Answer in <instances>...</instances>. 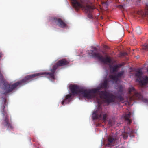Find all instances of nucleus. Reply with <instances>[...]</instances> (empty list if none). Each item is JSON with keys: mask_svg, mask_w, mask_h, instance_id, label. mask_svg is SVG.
Instances as JSON below:
<instances>
[{"mask_svg": "<svg viewBox=\"0 0 148 148\" xmlns=\"http://www.w3.org/2000/svg\"><path fill=\"white\" fill-rule=\"evenodd\" d=\"M69 62L65 59L59 60L50 69V72H40L26 76L24 79L11 84L8 83L3 84V90L5 91L3 94L6 95L14 90L17 87L21 85H24L35 79L37 77L43 75H47L48 77L52 81L55 79V73L56 70L59 67L64 66L68 64Z\"/></svg>", "mask_w": 148, "mask_h": 148, "instance_id": "obj_1", "label": "nucleus"}, {"mask_svg": "<svg viewBox=\"0 0 148 148\" xmlns=\"http://www.w3.org/2000/svg\"><path fill=\"white\" fill-rule=\"evenodd\" d=\"M71 93L66 96L65 100H68L69 101L71 100V97L72 95H75L79 94L83 96L84 97L88 99H91L95 97V94L98 92L100 89L99 88L92 89H84L80 88L77 85H72L69 87Z\"/></svg>", "mask_w": 148, "mask_h": 148, "instance_id": "obj_2", "label": "nucleus"}, {"mask_svg": "<svg viewBox=\"0 0 148 148\" xmlns=\"http://www.w3.org/2000/svg\"><path fill=\"white\" fill-rule=\"evenodd\" d=\"M99 94L101 97L104 100L105 102L108 104L112 103H118L124 100L121 95L116 96L106 90L100 92Z\"/></svg>", "mask_w": 148, "mask_h": 148, "instance_id": "obj_3", "label": "nucleus"}, {"mask_svg": "<svg viewBox=\"0 0 148 148\" xmlns=\"http://www.w3.org/2000/svg\"><path fill=\"white\" fill-rule=\"evenodd\" d=\"M80 3L78 0H71V3L73 6L76 9L82 8L88 12L92 11V6L87 5L89 3V0H80Z\"/></svg>", "mask_w": 148, "mask_h": 148, "instance_id": "obj_4", "label": "nucleus"}, {"mask_svg": "<svg viewBox=\"0 0 148 148\" xmlns=\"http://www.w3.org/2000/svg\"><path fill=\"white\" fill-rule=\"evenodd\" d=\"M128 93L131 96V99L133 100H142L143 102L148 104V99L143 98L141 94L137 92L135 88L133 87L128 89Z\"/></svg>", "mask_w": 148, "mask_h": 148, "instance_id": "obj_5", "label": "nucleus"}, {"mask_svg": "<svg viewBox=\"0 0 148 148\" xmlns=\"http://www.w3.org/2000/svg\"><path fill=\"white\" fill-rule=\"evenodd\" d=\"M90 51L91 52H89L88 53L89 56L97 58L103 63L110 64L112 62V60L111 57L106 56L105 58L99 53H94L93 51L92 50H90Z\"/></svg>", "mask_w": 148, "mask_h": 148, "instance_id": "obj_6", "label": "nucleus"}, {"mask_svg": "<svg viewBox=\"0 0 148 148\" xmlns=\"http://www.w3.org/2000/svg\"><path fill=\"white\" fill-rule=\"evenodd\" d=\"M3 101H4V104L2 106V114L4 116V121L2 125L4 126L7 127L8 128L13 129V127L10 123L9 120V117L7 115V112L5 111L4 109L5 107L6 103V99L5 98H3Z\"/></svg>", "mask_w": 148, "mask_h": 148, "instance_id": "obj_7", "label": "nucleus"}, {"mask_svg": "<svg viewBox=\"0 0 148 148\" xmlns=\"http://www.w3.org/2000/svg\"><path fill=\"white\" fill-rule=\"evenodd\" d=\"M142 71L139 70L135 73V76L136 78V81L138 82L139 84L143 86L148 83V77L147 76L142 77Z\"/></svg>", "mask_w": 148, "mask_h": 148, "instance_id": "obj_8", "label": "nucleus"}, {"mask_svg": "<svg viewBox=\"0 0 148 148\" xmlns=\"http://www.w3.org/2000/svg\"><path fill=\"white\" fill-rule=\"evenodd\" d=\"M117 139L115 136L110 135L109 136L105 142V145L106 146L110 147L112 145H114L116 143Z\"/></svg>", "mask_w": 148, "mask_h": 148, "instance_id": "obj_9", "label": "nucleus"}, {"mask_svg": "<svg viewBox=\"0 0 148 148\" xmlns=\"http://www.w3.org/2000/svg\"><path fill=\"white\" fill-rule=\"evenodd\" d=\"M51 20L53 22L55 23L60 27L64 28L66 26V24L60 18L54 17L52 18Z\"/></svg>", "mask_w": 148, "mask_h": 148, "instance_id": "obj_10", "label": "nucleus"}, {"mask_svg": "<svg viewBox=\"0 0 148 148\" xmlns=\"http://www.w3.org/2000/svg\"><path fill=\"white\" fill-rule=\"evenodd\" d=\"M98 88H100V90L98 91V92H96L98 93L99 92V91L101 90V88H102L103 89H107L108 88V81L107 80H105L104 82L102 83L101 85V87H98L96 89H97Z\"/></svg>", "mask_w": 148, "mask_h": 148, "instance_id": "obj_11", "label": "nucleus"}, {"mask_svg": "<svg viewBox=\"0 0 148 148\" xmlns=\"http://www.w3.org/2000/svg\"><path fill=\"white\" fill-rule=\"evenodd\" d=\"M92 117L93 119H101L102 118L101 115L98 114L97 111H95L93 112L92 114Z\"/></svg>", "mask_w": 148, "mask_h": 148, "instance_id": "obj_12", "label": "nucleus"}, {"mask_svg": "<svg viewBox=\"0 0 148 148\" xmlns=\"http://www.w3.org/2000/svg\"><path fill=\"white\" fill-rule=\"evenodd\" d=\"M131 115V113L129 112L127 114H126L124 116L125 120L128 122V123L130 124L132 122V121L130 119Z\"/></svg>", "mask_w": 148, "mask_h": 148, "instance_id": "obj_13", "label": "nucleus"}, {"mask_svg": "<svg viewBox=\"0 0 148 148\" xmlns=\"http://www.w3.org/2000/svg\"><path fill=\"white\" fill-rule=\"evenodd\" d=\"M146 8L145 9V12L143 15V16L147 18V20L148 21V3L146 4Z\"/></svg>", "mask_w": 148, "mask_h": 148, "instance_id": "obj_14", "label": "nucleus"}, {"mask_svg": "<svg viewBox=\"0 0 148 148\" xmlns=\"http://www.w3.org/2000/svg\"><path fill=\"white\" fill-rule=\"evenodd\" d=\"M110 78L115 81L116 82H117L119 80V79L116 75H111L110 76Z\"/></svg>", "mask_w": 148, "mask_h": 148, "instance_id": "obj_15", "label": "nucleus"}, {"mask_svg": "<svg viewBox=\"0 0 148 148\" xmlns=\"http://www.w3.org/2000/svg\"><path fill=\"white\" fill-rule=\"evenodd\" d=\"M110 68H112L113 72H114L117 71V69L119 68V66L118 65H114L113 66L111 65H110Z\"/></svg>", "mask_w": 148, "mask_h": 148, "instance_id": "obj_16", "label": "nucleus"}, {"mask_svg": "<svg viewBox=\"0 0 148 148\" xmlns=\"http://www.w3.org/2000/svg\"><path fill=\"white\" fill-rule=\"evenodd\" d=\"M118 91L119 92L122 93L123 91V87L122 85H119L118 86Z\"/></svg>", "mask_w": 148, "mask_h": 148, "instance_id": "obj_17", "label": "nucleus"}, {"mask_svg": "<svg viewBox=\"0 0 148 148\" xmlns=\"http://www.w3.org/2000/svg\"><path fill=\"white\" fill-rule=\"evenodd\" d=\"M123 74L124 72L122 71L118 73L116 75L118 78L119 77H121L123 75Z\"/></svg>", "mask_w": 148, "mask_h": 148, "instance_id": "obj_18", "label": "nucleus"}, {"mask_svg": "<svg viewBox=\"0 0 148 148\" xmlns=\"http://www.w3.org/2000/svg\"><path fill=\"white\" fill-rule=\"evenodd\" d=\"M136 32L138 34H140L141 33L140 28L139 27H137L136 29Z\"/></svg>", "mask_w": 148, "mask_h": 148, "instance_id": "obj_19", "label": "nucleus"}, {"mask_svg": "<svg viewBox=\"0 0 148 148\" xmlns=\"http://www.w3.org/2000/svg\"><path fill=\"white\" fill-rule=\"evenodd\" d=\"M143 49L144 50L148 51V44H145L143 47Z\"/></svg>", "mask_w": 148, "mask_h": 148, "instance_id": "obj_20", "label": "nucleus"}, {"mask_svg": "<svg viewBox=\"0 0 148 148\" xmlns=\"http://www.w3.org/2000/svg\"><path fill=\"white\" fill-rule=\"evenodd\" d=\"M123 136V138L125 139H126L127 138L128 136V134L127 133L124 132L122 134Z\"/></svg>", "mask_w": 148, "mask_h": 148, "instance_id": "obj_21", "label": "nucleus"}, {"mask_svg": "<svg viewBox=\"0 0 148 148\" xmlns=\"http://www.w3.org/2000/svg\"><path fill=\"white\" fill-rule=\"evenodd\" d=\"M92 11L90 12H87L86 10H85L86 13H87L88 14V16H89V17L90 18H91L92 17V15L91 14V13L93 11V10L94 9L93 8L92 6Z\"/></svg>", "mask_w": 148, "mask_h": 148, "instance_id": "obj_22", "label": "nucleus"}, {"mask_svg": "<svg viewBox=\"0 0 148 148\" xmlns=\"http://www.w3.org/2000/svg\"><path fill=\"white\" fill-rule=\"evenodd\" d=\"M107 117V114H104L103 115V120L104 122H106Z\"/></svg>", "mask_w": 148, "mask_h": 148, "instance_id": "obj_23", "label": "nucleus"}, {"mask_svg": "<svg viewBox=\"0 0 148 148\" xmlns=\"http://www.w3.org/2000/svg\"><path fill=\"white\" fill-rule=\"evenodd\" d=\"M127 55V53L126 52H123L121 53V56H125Z\"/></svg>", "mask_w": 148, "mask_h": 148, "instance_id": "obj_24", "label": "nucleus"}, {"mask_svg": "<svg viewBox=\"0 0 148 148\" xmlns=\"http://www.w3.org/2000/svg\"><path fill=\"white\" fill-rule=\"evenodd\" d=\"M65 99H66V98H65V99L64 100H63L62 101V105H64V104L65 102H66V101H67V102H66V103H69L71 101V100L70 101H69L68 100H65Z\"/></svg>", "mask_w": 148, "mask_h": 148, "instance_id": "obj_25", "label": "nucleus"}, {"mask_svg": "<svg viewBox=\"0 0 148 148\" xmlns=\"http://www.w3.org/2000/svg\"><path fill=\"white\" fill-rule=\"evenodd\" d=\"M102 5L106 7L107 8L108 4L107 2H103L102 3Z\"/></svg>", "mask_w": 148, "mask_h": 148, "instance_id": "obj_26", "label": "nucleus"}, {"mask_svg": "<svg viewBox=\"0 0 148 148\" xmlns=\"http://www.w3.org/2000/svg\"><path fill=\"white\" fill-rule=\"evenodd\" d=\"M108 124L110 126H111L113 125L112 121L111 120H109V121Z\"/></svg>", "mask_w": 148, "mask_h": 148, "instance_id": "obj_27", "label": "nucleus"}, {"mask_svg": "<svg viewBox=\"0 0 148 148\" xmlns=\"http://www.w3.org/2000/svg\"><path fill=\"white\" fill-rule=\"evenodd\" d=\"M118 65L119 68V67H121L122 65L121 64H119L118 65Z\"/></svg>", "mask_w": 148, "mask_h": 148, "instance_id": "obj_28", "label": "nucleus"}, {"mask_svg": "<svg viewBox=\"0 0 148 148\" xmlns=\"http://www.w3.org/2000/svg\"><path fill=\"white\" fill-rule=\"evenodd\" d=\"M94 50H95V51H97V48H96V47H94Z\"/></svg>", "mask_w": 148, "mask_h": 148, "instance_id": "obj_29", "label": "nucleus"}, {"mask_svg": "<svg viewBox=\"0 0 148 148\" xmlns=\"http://www.w3.org/2000/svg\"><path fill=\"white\" fill-rule=\"evenodd\" d=\"M147 71L148 72V67L147 68Z\"/></svg>", "mask_w": 148, "mask_h": 148, "instance_id": "obj_30", "label": "nucleus"}, {"mask_svg": "<svg viewBox=\"0 0 148 148\" xmlns=\"http://www.w3.org/2000/svg\"><path fill=\"white\" fill-rule=\"evenodd\" d=\"M132 131H131V133H132Z\"/></svg>", "mask_w": 148, "mask_h": 148, "instance_id": "obj_31", "label": "nucleus"}]
</instances>
